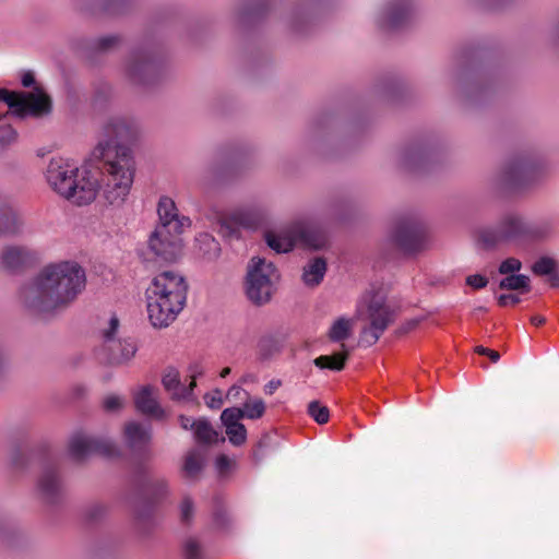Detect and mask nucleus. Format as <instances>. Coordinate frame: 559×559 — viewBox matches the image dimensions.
<instances>
[{
  "instance_id": "nucleus-1",
  "label": "nucleus",
  "mask_w": 559,
  "mask_h": 559,
  "mask_svg": "<svg viewBox=\"0 0 559 559\" xmlns=\"http://www.w3.org/2000/svg\"><path fill=\"white\" fill-rule=\"evenodd\" d=\"M85 285V271L78 262L50 263L21 289L20 300L29 313L46 318L70 307Z\"/></svg>"
},
{
  "instance_id": "nucleus-2",
  "label": "nucleus",
  "mask_w": 559,
  "mask_h": 559,
  "mask_svg": "<svg viewBox=\"0 0 559 559\" xmlns=\"http://www.w3.org/2000/svg\"><path fill=\"white\" fill-rule=\"evenodd\" d=\"M107 140L98 143L97 151L103 159L102 194L111 205L124 203L134 178V160L131 150L122 144L133 139L138 126L124 117L111 118L104 128Z\"/></svg>"
},
{
  "instance_id": "nucleus-3",
  "label": "nucleus",
  "mask_w": 559,
  "mask_h": 559,
  "mask_svg": "<svg viewBox=\"0 0 559 559\" xmlns=\"http://www.w3.org/2000/svg\"><path fill=\"white\" fill-rule=\"evenodd\" d=\"M188 284L186 278L175 271L156 274L145 290L146 310L155 328L171 324L183 310L187 301Z\"/></svg>"
},
{
  "instance_id": "nucleus-4",
  "label": "nucleus",
  "mask_w": 559,
  "mask_h": 559,
  "mask_svg": "<svg viewBox=\"0 0 559 559\" xmlns=\"http://www.w3.org/2000/svg\"><path fill=\"white\" fill-rule=\"evenodd\" d=\"M46 179L59 195L78 205L93 202L97 195V179L87 170H81L68 159L52 158L46 170Z\"/></svg>"
},
{
  "instance_id": "nucleus-5",
  "label": "nucleus",
  "mask_w": 559,
  "mask_h": 559,
  "mask_svg": "<svg viewBox=\"0 0 559 559\" xmlns=\"http://www.w3.org/2000/svg\"><path fill=\"white\" fill-rule=\"evenodd\" d=\"M280 275L272 262L265 259L254 257L248 265V274L246 280V295L248 299L257 305L262 306L269 302L275 292V283Z\"/></svg>"
},
{
  "instance_id": "nucleus-6",
  "label": "nucleus",
  "mask_w": 559,
  "mask_h": 559,
  "mask_svg": "<svg viewBox=\"0 0 559 559\" xmlns=\"http://www.w3.org/2000/svg\"><path fill=\"white\" fill-rule=\"evenodd\" d=\"M537 230H528L522 218L515 214L506 215L497 226L477 230V241L485 249H493L501 245L518 242L522 239L536 237Z\"/></svg>"
},
{
  "instance_id": "nucleus-7",
  "label": "nucleus",
  "mask_w": 559,
  "mask_h": 559,
  "mask_svg": "<svg viewBox=\"0 0 559 559\" xmlns=\"http://www.w3.org/2000/svg\"><path fill=\"white\" fill-rule=\"evenodd\" d=\"M120 322L116 316H111L100 329V346L98 355L109 364L120 365L129 361L136 353V346L130 338L120 336Z\"/></svg>"
},
{
  "instance_id": "nucleus-8",
  "label": "nucleus",
  "mask_w": 559,
  "mask_h": 559,
  "mask_svg": "<svg viewBox=\"0 0 559 559\" xmlns=\"http://www.w3.org/2000/svg\"><path fill=\"white\" fill-rule=\"evenodd\" d=\"M0 100L9 106L12 112L19 117L41 116L51 109V100L41 90L35 88L29 93L10 92L0 88Z\"/></svg>"
},
{
  "instance_id": "nucleus-9",
  "label": "nucleus",
  "mask_w": 559,
  "mask_h": 559,
  "mask_svg": "<svg viewBox=\"0 0 559 559\" xmlns=\"http://www.w3.org/2000/svg\"><path fill=\"white\" fill-rule=\"evenodd\" d=\"M396 318V311L385 302L381 294H374L368 304L369 325L361 331V340L368 346L378 342Z\"/></svg>"
},
{
  "instance_id": "nucleus-10",
  "label": "nucleus",
  "mask_w": 559,
  "mask_h": 559,
  "mask_svg": "<svg viewBox=\"0 0 559 559\" xmlns=\"http://www.w3.org/2000/svg\"><path fill=\"white\" fill-rule=\"evenodd\" d=\"M394 245L405 254H414L427 246L425 225L415 217L401 218L392 234Z\"/></svg>"
},
{
  "instance_id": "nucleus-11",
  "label": "nucleus",
  "mask_w": 559,
  "mask_h": 559,
  "mask_svg": "<svg viewBox=\"0 0 559 559\" xmlns=\"http://www.w3.org/2000/svg\"><path fill=\"white\" fill-rule=\"evenodd\" d=\"M267 246L277 253H286L295 247L298 240L304 241L307 246L320 249L324 246L325 239L321 236L314 237L309 230H269L264 235Z\"/></svg>"
},
{
  "instance_id": "nucleus-12",
  "label": "nucleus",
  "mask_w": 559,
  "mask_h": 559,
  "mask_svg": "<svg viewBox=\"0 0 559 559\" xmlns=\"http://www.w3.org/2000/svg\"><path fill=\"white\" fill-rule=\"evenodd\" d=\"M539 174L538 165L526 156L510 160L502 170L503 182L513 189L524 188L533 183Z\"/></svg>"
},
{
  "instance_id": "nucleus-13",
  "label": "nucleus",
  "mask_w": 559,
  "mask_h": 559,
  "mask_svg": "<svg viewBox=\"0 0 559 559\" xmlns=\"http://www.w3.org/2000/svg\"><path fill=\"white\" fill-rule=\"evenodd\" d=\"M69 453L74 460L82 461L96 453L114 456L117 453V449L109 440L96 439L78 432L69 441Z\"/></svg>"
},
{
  "instance_id": "nucleus-14",
  "label": "nucleus",
  "mask_w": 559,
  "mask_h": 559,
  "mask_svg": "<svg viewBox=\"0 0 559 559\" xmlns=\"http://www.w3.org/2000/svg\"><path fill=\"white\" fill-rule=\"evenodd\" d=\"M181 234L164 227H155L148 238V248L164 261H175L182 249Z\"/></svg>"
},
{
  "instance_id": "nucleus-15",
  "label": "nucleus",
  "mask_w": 559,
  "mask_h": 559,
  "mask_svg": "<svg viewBox=\"0 0 559 559\" xmlns=\"http://www.w3.org/2000/svg\"><path fill=\"white\" fill-rule=\"evenodd\" d=\"M158 224L156 227L171 229L175 233H183L190 227L191 221L180 215L175 201L169 197H160L157 204Z\"/></svg>"
},
{
  "instance_id": "nucleus-16",
  "label": "nucleus",
  "mask_w": 559,
  "mask_h": 559,
  "mask_svg": "<svg viewBox=\"0 0 559 559\" xmlns=\"http://www.w3.org/2000/svg\"><path fill=\"white\" fill-rule=\"evenodd\" d=\"M414 13L409 0H392L384 12L381 26L388 31H396L408 24Z\"/></svg>"
},
{
  "instance_id": "nucleus-17",
  "label": "nucleus",
  "mask_w": 559,
  "mask_h": 559,
  "mask_svg": "<svg viewBox=\"0 0 559 559\" xmlns=\"http://www.w3.org/2000/svg\"><path fill=\"white\" fill-rule=\"evenodd\" d=\"M259 224L255 215L247 212H235L219 219V233L229 238H239L240 228L252 229Z\"/></svg>"
},
{
  "instance_id": "nucleus-18",
  "label": "nucleus",
  "mask_w": 559,
  "mask_h": 559,
  "mask_svg": "<svg viewBox=\"0 0 559 559\" xmlns=\"http://www.w3.org/2000/svg\"><path fill=\"white\" fill-rule=\"evenodd\" d=\"M135 407L139 412L155 419H163L164 409L157 402V390L151 385L142 386L134 394Z\"/></svg>"
},
{
  "instance_id": "nucleus-19",
  "label": "nucleus",
  "mask_w": 559,
  "mask_h": 559,
  "mask_svg": "<svg viewBox=\"0 0 559 559\" xmlns=\"http://www.w3.org/2000/svg\"><path fill=\"white\" fill-rule=\"evenodd\" d=\"M35 253L24 247H5L0 252V267L15 271L35 261Z\"/></svg>"
},
{
  "instance_id": "nucleus-20",
  "label": "nucleus",
  "mask_w": 559,
  "mask_h": 559,
  "mask_svg": "<svg viewBox=\"0 0 559 559\" xmlns=\"http://www.w3.org/2000/svg\"><path fill=\"white\" fill-rule=\"evenodd\" d=\"M37 490L46 502L56 501L62 493V483L55 468H45L37 481Z\"/></svg>"
},
{
  "instance_id": "nucleus-21",
  "label": "nucleus",
  "mask_w": 559,
  "mask_h": 559,
  "mask_svg": "<svg viewBox=\"0 0 559 559\" xmlns=\"http://www.w3.org/2000/svg\"><path fill=\"white\" fill-rule=\"evenodd\" d=\"M124 437L133 451H143L151 441V427L131 421L124 427Z\"/></svg>"
},
{
  "instance_id": "nucleus-22",
  "label": "nucleus",
  "mask_w": 559,
  "mask_h": 559,
  "mask_svg": "<svg viewBox=\"0 0 559 559\" xmlns=\"http://www.w3.org/2000/svg\"><path fill=\"white\" fill-rule=\"evenodd\" d=\"M206 444H200L199 448L191 450L185 457L182 472L183 476L189 479H194L201 473L204 466L205 448Z\"/></svg>"
},
{
  "instance_id": "nucleus-23",
  "label": "nucleus",
  "mask_w": 559,
  "mask_h": 559,
  "mask_svg": "<svg viewBox=\"0 0 559 559\" xmlns=\"http://www.w3.org/2000/svg\"><path fill=\"white\" fill-rule=\"evenodd\" d=\"M216 478L219 483H228L238 469V460L236 455L219 453L214 461Z\"/></svg>"
},
{
  "instance_id": "nucleus-24",
  "label": "nucleus",
  "mask_w": 559,
  "mask_h": 559,
  "mask_svg": "<svg viewBox=\"0 0 559 559\" xmlns=\"http://www.w3.org/2000/svg\"><path fill=\"white\" fill-rule=\"evenodd\" d=\"M429 160V152L424 146H412L406 148L402 154V164L405 168L418 171L425 168Z\"/></svg>"
},
{
  "instance_id": "nucleus-25",
  "label": "nucleus",
  "mask_w": 559,
  "mask_h": 559,
  "mask_svg": "<svg viewBox=\"0 0 559 559\" xmlns=\"http://www.w3.org/2000/svg\"><path fill=\"white\" fill-rule=\"evenodd\" d=\"M163 384L165 389L171 394L173 399L181 400L188 399L190 391L195 385V380L192 378L189 388L187 389L181 385L178 372L171 369L163 377Z\"/></svg>"
},
{
  "instance_id": "nucleus-26",
  "label": "nucleus",
  "mask_w": 559,
  "mask_h": 559,
  "mask_svg": "<svg viewBox=\"0 0 559 559\" xmlns=\"http://www.w3.org/2000/svg\"><path fill=\"white\" fill-rule=\"evenodd\" d=\"M326 272V262L323 258H314L304 266L302 280L307 286H318Z\"/></svg>"
},
{
  "instance_id": "nucleus-27",
  "label": "nucleus",
  "mask_w": 559,
  "mask_h": 559,
  "mask_svg": "<svg viewBox=\"0 0 559 559\" xmlns=\"http://www.w3.org/2000/svg\"><path fill=\"white\" fill-rule=\"evenodd\" d=\"M151 72L150 61L142 57H134L127 66L128 76L138 84H146Z\"/></svg>"
},
{
  "instance_id": "nucleus-28",
  "label": "nucleus",
  "mask_w": 559,
  "mask_h": 559,
  "mask_svg": "<svg viewBox=\"0 0 559 559\" xmlns=\"http://www.w3.org/2000/svg\"><path fill=\"white\" fill-rule=\"evenodd\" d=\"M353 329L354 321L352 319L341 317L333 322L329 330L328 336L332 342H344L350 337Z\"/></svg>"
},
{
  "instance_id": "nucleus-29",
  "label": "nucleus",
  "mask_w": 559,
  "mask_h": 559,
  "mask_svg": "<svg viewBox=\"0 0 559 559\" xmlns=\"http://www.w3.org/2000/svg\"><path fill=\"white\" fill-rule=\"evenodd\" d=\"M21 224L19 215L12 209L0 205V235L16 234Z\"/></svg>"
},
{
  "instance_id": "nucleus-30",
  "label": "nucleus",
  "mask_w": 559,
  "mask_h": 559,
  "mask_svg": "<svg viewBox=\"0 0 559 559\" xmlns=\"http://www.w3.org/2000/svg\"><path fill=\"white\" fill-rule=\"evenodd\" d=\"M348 352L343 350L333 355H322L314 359V365L321 369L328 368L334 371H341L345 368L348 359Z\"/></svg>"
},
{
  "instance_id": "nucleus-31",
  "label": "nucleus",
  "mask_w": 559,
  "mask_h": 559,
  "mask_svg": "<svg viewBox=\"0 0 559 559\" xmlns=\"http://www.w3.org/2000/svg\"><path fill=\"white\" fill-rule=\"evenodd\" d=\"M179 420L183 429H188L189 427L194 429V437L199 444H206L210 442V425L207 420L201 419L191 423L190 418L185 416H180Z\"/></svg>"
},
{
  "instance_id": "nucleus-32",
  "label": "nucleus",
  "mask_w": 559,
  "mask_h": 559,
  "mask_svg": "<svg viewBox=\"0 0 559 559\" xmlns=\"http://www.w3.org/2000/svg\"><path fill=\"white\" fill-rule=\"evenodd\" d=\"M499 288L528 293L531 290L530 278L524 274H512L500 281Z\"/></svg>"
},
{
  "instance_id": "nucleus-33",
  "label": "nucleus",
  "mask_w": 559,
  "mask_h": 559,
  "mask_svg": "<svg viewBox=\"0 0 559 559\" xmlns=\"http://www.w3.org/2000/svg\"><path fill=\"white\" fill-rule=\"evenodd\" d=\"M243 414V418L247 419H259L265 413V403L262 399H248L243 403V407L241 408Z\"/></svg>"
},
{
  "instance_id": "nucleus-34",
  "label": "nucleus",
  "mask_w": 559,
  "mask_h": 559,
  "mask_svg": "<svg viewBox=\"0 0 559 559\" xmlns=\"http://www.w3.org/2000/svg\"><path fill=\"white\" fill-rule=\"evenodd\" d=\"M225 432L230 441L236 447L242 445L247 440V429L241 423L227 425Z\"/></svg>"
},
{
  "instance_id": "nucleus-35",
  "label": "nucleus",
  "mask_w": 559,
  "mask_h": 559,
  "mask_svg": "<svg viewBox=\"0 0 559 559\" xmlns=\"http://www.w3.org/2000/svg\"><path fill=\"white\" fill-rule=\"evenodd\" d=\"M229 518L223 507H218L215 512L212 511V533H225L229 527Z\"/></svg>"
},
{
  "instance_id": "nucleus-36",
  "label": "nucleus",
  "mask_w": 559,
  "mask_h": 559,
  "mask_svg": "<svg viewBox=\"0 0 559 559\" xmlns=\"http://www.w3.org/2000/svg\"><path fill=\"white\" fill-rule=\"evenodd\" d=\"M555 269H557V262L550 257H542L532 265V272L538 276L548 275Z\"/></svg>"
},
{
  "instance_id": "nucleus-37",
  "label": "nucleus",
  "mask_w": 559,
  "mask_h": 559,
  "mask_svg": "<svg viewBox=\"0 0 559 559\" xmlns=\"http://www.w3.org/2000/svg\"><path fill=\"white\" fill-rule=\"evenodd\" d=\"M308 414L320 425L326 424L329 421V408L321 405L318 401H312L309 403Z\"/></svg>"
},
{
  "instance_id": "nucleus-38",
  "label": "nucleus",
  "mask_w": 559,
  "mask_h": 559,
  "mask_svg": "<svg viewBox=\"0 0 559 559\" xmlns=\"http://www.w3.org/2000/svg\"><path fill=\"white\" fill-rule=\"evenodd\" d=\"M17 141V132L10 124L0 126V146L5 148Z\"/></svg>"
},
{
  "instance_id": "nucleus-39",
  "label": "nucleus",
  "mask_w": 559,
  "mask_h": 559,
  "mask_svg": "<svg viewBox=\"0 0 559 559\" xmlns=\"http://www.w3.org/2000/svg\"><path fill=\"white\" fill-rule=\"evenodd\" d=\"M269 9V0H255L252 8L243 13V19H260L263 16Z\"/></svg>"
},
{
  "instance_id": "nucleus-40",
  "label": "nucleus",
  "mask_w": 559,
  "mask_h": 559,
  "mask_svg": "<svg viewBox=\"0 0 559 559\" xmlns=\"http://www.w3.org/2000/svg\"><path fill=\"white\" fill-rule=\"evenodd\" d=\"M260 350L263 356H272L276 353H280L282 345L280 342L273 337H263L260 343Z\"/></svg>"
},
{
  "instance_id": "nucleus-41",
  "label": "nucleus",
  "mask_w": 559,
  "mask_h": 559,
  "mask_svg": "<svg viewBox=\"0 0 559 559\" xmlns=\"http://www.w3.org/2000/svg\"><path fill=\"white\" fill-rule=\"evenodd\" d=\"M242 418H243V414L241 412V408H239V407L226 408L223 411V413L221 415L222 423L225 427L227 425L237 424Z\"/></svg>"
},
{
  "instance_id": "nucleus-42",
  "label": "nucleus",
  "mask_w": 559,
  "mask_h": 559,
  "mask_svg": "<svg viewBox=\"0 0 559 559\" xmlns=\"http://www.w3.org/2000/svg\"><path fill=\"white\" fill-rule=\"evenodd\" d=\"M186 559H201L200 543L197 538L190 537L185 543Z\"/></svg>"
},
{
  "instance_id": "nucleus-43",
  "label": "nucleus",
  "mask_w": 559,
  "mask_h": 559,
  "mask_svg": "<svg viewBox=\"0 0 559 559\" xmlns=\"http://www.w3.org/2000/svg\"><path fill=\"white\" fill-rule=\"evenodd\" d=\"M522 267V262L515 258H508L501 262L499 265L500 274H510L512 275L514 272L520 271Z\"/></svg>"
},
{
  "instance_id": "nucleus-44",
  "label": "nucleus",
  "mask_w": 559,
  "mask_h": 559,
  "mask_svg": "<svg viewBox=\"0 0 559 559\" xmlns=\"http://www.w3.org/2000/svg\"><path fill=\"white\" fill-rule=\"evenodd\" d=\"M103 406L107 412H116L123 406V399L119 395H108L103 401Z\"/></svg>"
},
{
  "instance_id": "nucleus-45",
  "label": "nucleus",
  "mask_w": 559,
  "mask_h": 559,
  "mask_svg": "<svg viewBox=\"0 0 559 559\" xmlns=\"http://www.w3.org/2000/svg\"><path fill=\"white\" fill-rule=\"evenodd\" d=\"M466 284L473 288L480 289L487 286L488 278L480 274H474L466 277Z\"/></svg>"
},
{
  "instance_id": "nucleus-46",
  "label": "nucleus",
  "mask_w": 559,
  "mask_h": 559,
  "mask_svg": "<svg viewBox=\"0 0 559 559\" xmlns=\"http://www.w3.org/2000/svg\"><path fill=\"white\" fill-rule=\"evenodd\" d=\"M193 510V503L189 498H185L180 504L181 520L186 523L190 521Z\"/></svg>"
},
{
  "instance_id": "nucleus-47",
  "label": "nucleus",
  "mask_w": 559,
  "mask_h": 559,
  "mask_svg": "<svg viewBox=\"0 0 559 559\" xmlns=\"http://www.w3.org/2000/svg\"><path fill=\"white\" fill-rule=\"evenodd\" d=\"M521 301V298L515 294H502L498 298V305L500 307L514 306Z\"/></svg>"
},
{
  "instance_id": "nucleus-48",
  "label": "nucleus",
  "mask_w": 559,
  "mask_h": 559,
  "mask_svg": "<svg viewBox=\"0 0 559 559\" xmlns=\"http://www.w3.org/2000/svg\"><path fill=\"white\" fill-rule=\"evenodd\" d=\"M475 353L478 355L487 356L492 362H497L500 359V354L497 350L478 345L475 347Z\"/></svg>"
},
{
  "instance_id": "nucleus-49",
  "label": "nucleus",
  "mask_w": 559,
  "mask_h": 559,
  "mask_svg": "<svg viewBox=\"0 0 559 559\" xmlns=\"http://www.w3.org/2000/svg\"><path fill=\"white\" fill-rule=\"evenodd\" d=\"M270 439L269 436H264L257 444V447L252 451V457L255 461V463H259L263 456L264 453L262 452V449L267 445V440Z\"/></svg>"
},
{
  "instance_id": "nucleus-50",
  "label": "nucleus",
  "mask_w": 559,
  "mask_h": 559,
  "mask_svg": "<svg viewBox=\"0 0 559 559\" xmlns=\"http://www.w3.org/2000/svg\"><path fill=\"white\" fill-rule=\"evenodd\" d=\"M118 40H119V38L114 35L102 37L98 39V43H97L98 49L106 50V49L112 47L114 45H116L118 43Z\"/></svg>"
},
{
  "instance_id": "nucleus-51",
  "label": "nucleus",
  "mask_w": 559,
  "mask_h": 559,
  "mask_svg": "<svg viewBox=\"0 0 559 559\" xmlns=\"http://www.w3.org/2000/svg\"><path fill=\"white\" fill-rule=\"evenodd\" d=\"M282 385L281 380H271L264 385V392L267 395H272Z\"/></svg>"
},
{
  "instance_id": "nucleus-52",
  "label": "nucleus",
  "mask_w": 559,
  "mask_h": 559,
  "mask_svg": "<svg viewBox=\"0 0 559 559\" xmlns=\"http://www.w3.org/2000/svg\"><path fill=\"white\" fill-rule=\"evenodd\" d=\"M549 278L548 282L551 287L558 288L559 287V270L558 267L552 271V273L548 274Z\"/></svg>"
},
{
  "instance_id": "nucleus-53",
  "label": "nucleus",
  "mask_w": 559,
  "mask_h": 559,
  "mask_svg": "<svg viewBox=\"0 0 559 559\" xmlns=\"http://www.w3.org/2000/svg\"><path fill=\"white\" fill-rule=\"evenodd\" d=\"M35 82V79H34V75L32 72H25L23 75H22V84L25 86V87H29L34 84Z\"/></svg>"
},
{
  "instance_id": "nucleus-54",
  "label": "nucleus",
  "mask_w": 559,
  "mask_h": 559,
  "mask_svg": "<svg viewBox=\"0 0 559 559\" xmlns=\"http://www.w3.org/2000/svg\"><path fill=\"white\" fill-rule=\"evenodd\" d=\"M211 401H212V407H214V402H218V405L217 407H219L222 405V392L219 390H215L213 393H212V397H211Z\"/></svg>"
},
{
  "instance_id": "nucleus-55",
  "label": "nucleus",
  "mask_w": 559,
  "mask_h": 559,
  "mask_svg": "<svg viewBox=\"0 0 559 559\" xmlns=\"http://www.w3.org/2000/svg\"><path fill=\"white\" fill-rule=\"evenodd\" d=\"M240 391H241V388H240V386L233 385V386L228 390V392H227V394H226V397H227V399H229V397H237V396L239 395Z\"/></svg>"
},
{
  "instance_id": "nucleus-56",
  "label": "nucleus",
  "mask_w": 559,
  "mask_h": 559,
  "mask_svg": "<svg viewBox=\"0 0 559 559\" xmlns=\"http://www.w3.org/2000/svg\"><path fill=\"white\" fill-rule=\"evenodd\" d=\"M545 322H546V319L542 316H533L531 318V323L536 326H539V325L544 324Z\"/></svg>"
},
{
  "instance_id": "nucleus-57",
  "label": "nucleus",
  "mask_w": 559,
  "mask_h": 559,
  "mask_svg": "<svg viewBox=\"0 0 559 559\" xmlns=\"http://www.w3.org/2000/svg\"><path fill=\"white\" fill-rule=\"evenodd\" d=\"M211 440H212V445L222 441L224 442L225 441V438L222 437L221 439L218 438V432L215 431L214 429H212V437H211Z\"/></svg>"
},
{
  "instance_id": "nucleus-58",
  "label": "nucleus",
  "mask_w": 559,
  "mask_h": 559,
  "mask_svg": "<svg viewBox=\"0 0 559 559\" xmlns=\"http://www.w3.org/2000/svg\"><path fill=\"white\" fill-rule=\"evenodd\" d=\"M157 486H158V491L162 493V492H165L167 490V483L166 480L164 479H160L157 481Z\"/></svg>"
},
{
  "instance_id": "nucleus-59",
  "label": "nucleus",
  "mask_w": 559,
  "mask_h": 559,
  "mask_svg": "<svg viewBox=\"0 0 559 559\" xmlns=\"http://www.w3.org/2000/svg\"><path fill=\"white\" fill-rule=\"evenodd\" d=\"M417 323H418L417 320H412V321L407 322L406 331L414 329L417 325Z\"/></svg>"
},
{
  "instance_id": "nucleus-60",
  "label": "nucleus",
  "mask_w": 559,
  "mask_h": 559,
  "mask_svg": "<svg viewBox=\"0 0 559 559\" xmlns=\"http://www.w3.org/2000/svg\"><path fill=\"white\" fill-rule=\"evenodd\" d=\"M229 373H230V368H229V367H226V368H224V369L221 371V377H222V378H225V377H227Z\"/></svg>"
},
{
  "instance_id": "nucleus-61",
  "label": "nucleus",
  "mask_w": 559,
  "mask_h": 559,
  "mask_svg": "<svg viewBox=\"0 0 559 559\" xmlns=\"http://www.w3.org/2000/svg\"><path fill=\"white\" fill-rule=\"evenodd\" d=\"M475 310H476V311H478V312H481V311H486V308H484V307H478V308H477V309H475Z\"/></svg>"
},
{
  "instance_id": "nucleus-62",
  "label": "nucleus",
  "mask_w": 559,
  "mask_h": 559,
  "mask_svg": "<svg viewBox=\"0 0 559 559\" xmlns=\"http://www.w3.org/2000/svg\"><path fill=\"white\" fill-rule=\"evenodd\" d=\"M204 401H205L206 405H210V403L207 402V394L204 395Z\"/></svg>"
},
{
  "instance_id": "nucleus-63",
  "label": "nucleus",
  "mask_w": 559,
  "mask_h": 559,
  "mask_svg": "<svg viewBox=\"0 0 559 559\" xmlns=\"http://www.w3.org/2000/svg\"><path fill=\"white\" fill-rule=\"evenodd\" d=\"M111 5H112V3L107 4V5H106V10H111Z\"/></svg>"
},
{
  "instance_id": "nucleus-64",
  "label": "nucleus",
  "mask_w": 559,
  "mask_h": 559,
  "mask_svg": "<svg viewBox=\"0 0 559 559\" xmlns=\"http://www.w3.org/2000/svg\"><path fill=\"white\" fill-rule=\"evenodd\" d=\"M112 3L119 2L120 0H110Z\"/></svg>"
}]
</instances>
